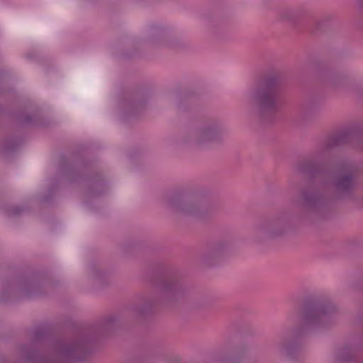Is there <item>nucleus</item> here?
Segmentation results:
<instances>
[{"mask_svg": "<svg viewBox=\"0 0 363 363\" xmlns=\"http://www.w3.org/2000/svg\"><path fill=\"white\" fill-rule=\"evenodd\" d=\"M337 313V306L328 298L311 296L305 298L290 315L291 320L298 315L302 325L284 333L279 343V350L290 359H296L301 354L298 339L309 333L332 325Z\"/></svg>", "mask_w": 363, "mask_h": 363, "instance_id": "nucleus-3", "label": "nucleus"}, {"mask_svg": "<svg viewBox=\"0 0 363 363\" xmlns=\"http://www.w3.org/2000/svg\"><path fill=\"white\" fill-rule=\"evenodd\" d=\"M26 211L25 208L21 206H13L6 210L9 217H17L21 215Z\"/></svg>", "mask_w": 363, "mask_h": 363, "instance_id": "nucleus-19", "label": "nucleus"}, {"mask_svg": "<svg viewBox=\"0 0 363 363\" xmlns=\"http://www.w3.org/2000/svg\"><path fill=\"white\" fill-rule=\"evenodd\" d=\"M40 284L33 278L21 277L4 284L0 294V301H6L11 296L30 298L40 294Z\"/></svg>", "mask_w": 363, "mask_h": 363, "instance_id": "nucleus-9", "label": "nucleus"}, {"mask_svg": "<svg viewBox=\"0 0 363 363\" xmlns=\"http://www.w3.org/2000/svg\"><path fill=\"white\" fill-rule=\"evenodd\" d=\"M16 121L21 126L26 125H43L42 117L39 112L35 111L32 113L21 112L16 115Z\"/></svg>", "mask_w": 363, "mask_h": 363, "instance_id": "nucleus-12", "label": "nucleus"}, {"mask_svg": "<svg viewBox=\"0 0 363 363\" xmlns=\"http://www.w3.org/2000/svg\"><path fill=\"white\" fill-rule=\"evenodd\" d=\"M48 336V331L44 327H38L33 332L32 342L37 344L43 341Z\"/></svg>", "mask_w": 363, "mask_h": 363, "instance_id": "nucleus-18", "label": "nucleus"}, {"mask_svg": "<svg viewBox=\"0 0 363 363\" xmlns=\"http://www.w3.org/2000/svg\"><path fill=\"white\" fill-rule=\"evenodd\" d=\"M116 316L111 315L94 325L79 330L74 336L60 339L55 342L54 354L45 357L35 351H29L26 345L21 350L29 363H75L87 360L93 350L94 342L112 333L118 325Z\"/></svg>", "mask_w": 363, "mask_h": 363, "instance_id": "nucleus-2", "label": "nucleus"}, {"mask_svg": "<svg viewBox=\"0 0 363 363\" xmlns=\"http://www.w3.org/2000/svg\"><path fill=\"white\" fill-rule=\"evenodd\" d=\"M153 284L155 291L141 296L140 303L127 308L128 313L135 316H145L152 313L157 305L161 303H174L184 294V288L175 274L160 275L153 280Z\"/></svg>", "mask_w": 363, "mask_h": 363, "instance_id": "nucleus-6", "label": "nucleus"}, {"mask_svg": "<svg viewBox=\"0 0 363 363\" xmlns=\"http://www.w3.org/2000/svg\"><path fill=\"white\" fill-rule=\"evenodd\" d=\"M294 217L282 213L262 221L255 228V236L258 240L275 239L284 235L291 228Z\"/></svg>", "mask_w": 363, "mask_h": 363, "instance_id": "nucleus-8", "label": "nucleus"}, {"mask_svg": "<svg viewBox=\"0 0 363 363\" xmlns=\"http://www.w3.org/2000/svg\"><path fill=\"white\" fill-rule=\"evenodd\" d=\"M347 143L359 145L363 150V124H353L330 135L310 157L296 164V172L311 179L318 177L325 179L328 169L320 161L325 157L330 150Z\"/></svg>", "mask_w": 363, "mask_h": 363, "instance_id": "nucleus-5", "label": "nucleus"}, {"mask_svg": "<svg viewBox=\"0 0 363 363\" xmlns=\"http://www.w3.org/2000/svg\"><path fill=\"white\" fill-rule=\"evenodd\" d=\"M225 128L217 119H210L201 124L192 133L191 141L198 146L209 143H222Z\"/></svg>", "mask_w": 363, "mask_h": 363, "instance_id": "nucleus-10", "label": "nucleus"}, {"mask_svg": "<svg viewBox=\"0 0 363 363\" xmlns=\"http://www.w3.org/2000/svg\"><path fill=\"white\" fill-rule=\"evenodd\" d=\"M227 247L228 245L225 242H216L204 255V259L207 262L211 258H215V259H218L225 252Z\"/></svg>", "mask_w": 363, "mask_h": 363, "instance_id": "nucleus-13", "label": "nucleus"}, {"mask_svg": "<svg viewBox=\"0 0 363 363\" xmlns=\"http://www.w3.org/2000/svg\"><path fill=\"white\" fill-rule=\"evenodd\" d=\"M164 203L177 214L201 220L210 217L214 213V208L211 206L189 198L182 190L167 194L164 199Z\"/></svg>", "mask_w": 363, "mask_h": 363, "instance_id": "nucleus-7", "label": "nucleus"}, {"mask_svg": "<svg viewBox=\"0 0 363 363\" xmlns=\"http://www.w3.org/2000/svg\"><path fill=\"white\" fill-rule=\"evenodd\" d=\"M43 201H48V196H44V197L43 198Z\"/></svg>", "mask_w": 363, "mask_h": 363, "instance_id": "nucleus-29", "label": "nucleus"}, {"mask_svg": "<svg viewBox=\"0 0 363 363\" xmlns=\"http://www.w3.org/2000/svg\"><path fill=\"white\" fill-rule=\"evenodd\" d=\"M143 106H144V103L141 102V101L135 103L133 104V106L135 108H142V107H143Z\"/></svg>", "mask_w": 363, "mask_h": 363, "instance_id": "nucleus-26", "label": "nucleus"}, {"mask_svg": "<svg viewBox=\"0 0 363 363\" xmlns=\"http://www.w3.org/2000/svg\"><path fill=\"white\" fill-rule=\"evenodd\" d=\"M358 321L363 326V316L359 317Z\"/></svg>", "mask_w": 363, "mask_h": 363, "instance_id": "nucleus-27", "label": "nucleus"}, {"mask_svg": "<svg viewBox=\"0 0 363 363\" xmlns=\"http://www.w3.org/2000/svg\"><path fill=\"white\" fill-rule=\"evenodd\" d=\"M93 186L94 187L99 188V190H91L90 191V194L93 196H97L99 195L101 193H102L105 190V184L103 180L101 181H96L93 184Z\"/></svg>", "mask_w": 363, "mask_h": 363, "instance_id": "nucleus-21", "label": "nucleus"}, {"mask_svg": "<svg viewBox=\"0 0 363 363\" xmlns=\"http://www.w3.org/2000/svg\"><path fill=\"white\" fill-rule=\"evenodd\" d=\"M23 143L21 138H11L6 140L3 150L6 152L15 151Z\"/></svg>", "mask_w": 363, "mask_h": 363, "instance_id": "nucleus-17", "label": "nucleus"}, {"mask_svg": "<svg viewBox=\"0 0 363 363\" xmlns=\"http://www.w3.org/2000/svg\"><path fill=\"white\" fill-rule=\"evenodd\" d=\"M359 359L360 357L354 354L347 347L341 349L337 354V360L342 363H363V356L361 357V362Z\"/></svg>", "mask_w": 363, "mask_h": 363, "instance_id": "nucleus-14", "label": "nucleus"}, {"mask_svg": "<svg viewBox=\"0 0 363 363\" xmlns=\"http://www.w3.org/2000/svg\"><path fill=\"white\" fill-rule=\"evenodd\" d=\"M164 33V29L160 26L152 25L150 28V35L152 38L161 36Z\"/></svg>", "mask_w": 363, "mask_h": 363, "instance_id": "nucleus-20", "label": "nucleus"}, {"mask_svg": "<svg viewBox=\"0 0 363 363\" xmlns=\"http://www.w3.org/2000/svg\"><path fill=\"white\" fill-rule=\"evenodd\" d=\"M279 16L284 20L292 21L294 18V13L290 9H285L281 11Z\"/></svg>", "mask_w": 363, "mask_h": 363, "instance_id": "nucleus-22", "label": "nucleus"}, {"mask_svg": "<svg viewBox=\"0 0 363 363\" xmlns=\"http://www.w3.org/2000/svg\"><path fill=\"white\" fill-rule=\"evenodd\" d=\"M283 97L281 78L269 74L252 87L247 95V103L259 122L264 125L274 123L280 109Z\"/></svg>", "mask_w": 363, "mask_h": 363, "instance_id": "nucleus-4", "label": "nucleus"}, {"mask_svg": "<svg viewBox=\"0 0 363 363\" xmlns=\"http://www.w3.org/2000/svg\"><path fill=\"white\" fill-rule=\"evenodd\" d=\"M60 169L64 176L70 182L77 180V176L76 175L77 171L75 168L72 164H69L64 158H62L60 162Z\"/></svg>", "mask_w": 363, "mask_h": 363, "instance_id": "nucleus-15", "label": "nucleus"}, {"mask_svg": "<svg viewBox=\"0 0 363 363\" xmlns=\"http://www.w3.org/2000/svg\"><path fill=\"white\" fill-rule=\"evenodd\" d=\"M318 108L317 105L312 102L305 104L301 111V118L304 121H308L318 113Z\"/></svg>", "mask_w": 363, "mask_h": 363, "instance_id": "nucleus-16", "label": "nucleus"}, {"mask_svg": "<svg viewBox=\"0 0 363 363\" xmlns=\"http://www.w3.org/2000/svg\"><path fill=\"white\" fill-rule=\"evenodd\" d=\"M357 169L349 164H342L325 179L320 188H304L299 193L298 203L304 211L302 216L312 223L328 219L331 209L338 201L350 197L357 185Z\"/></svg>", "mask_w": 363, "mask_h": 363, "instance_id": "nucleus-1", "label": "nucleus"}, {"mask_svg": "<svg viewBox=\"0 0 363 363\" xmlns=\"http://www.w3.org/2000/svg\"><path fill=\"white\" fill-rule=\"evenodd\" d=\"M359 6L363 8V0H361L359 2Z\"/></svg>", "mask_w": 363, "mask_h": 363, "instance_id": "nucleus-28", "label": "nucleus"}, {"mask_svg": "<svg viewBox=\"0 0 363 363\" xmlns=\"http://www.w3.org/2000/svg\"><path fill=\"white\" fill-rule=\"evenodd\" d=\"M195 304L198 308H205L210 304V300L206 297H202Z\"/></svg>", "mask_w": 363, "mask_h": 363, "instance_id": "nucleus-23", "label": "nucleus"}, {"mask_svg": "<svg viewBox=\"0 0 363 363\" xmlns=\"http://www.w3.org/2000/svg\"><path fill=\"white\" fill-rule=\"evenodd\" d=\"M340 79V77L337 74H332L328 77L327 80L333 86H337Z\"/></svg>", "mask_w": 363, "mask_h": 363, "instance_id": "nucleus-24", "label": "nucleus"}, {"mask_svg": "<svg viewBox=\"0 0 363 363\" xmlns=\"http://www.w3.org/2000/svg\"><path fill=\"white\" fill-rule=\"evenodd\" d=\"M93 276L94 278L98 280L99 281H101L104 277V273L99 270L98 268L94 267L92 269Z\"/></svg>", "mask_w": 363, "mask_h": 363, "instance_id": "nucleus-25", "label": "nucleus"}, {"mask_svg": "<svg viewBox=\"0 0 363 363\" xmlns=\"http://www.w3.org/2000/svg\"><path fill=\"white\" fill-rule=\"evenodd\" d=\"M248 350L245 343L227 345L217 353L216 359L224 363H241L247 356Z\"/></svg>", "mask_w": 363, "mask_h": 363, "instance_id": "nucleus-11", "label": "nucleus"}]
</instances>
